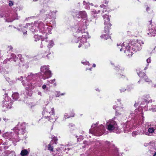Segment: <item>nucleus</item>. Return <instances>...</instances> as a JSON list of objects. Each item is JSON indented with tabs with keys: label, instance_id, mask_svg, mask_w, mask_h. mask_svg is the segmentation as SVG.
<instances>
[{
	"label": "nucleus",
	"instance_id": "nucleus-1",
	"mask_svg": "<svg viewBox=\"0 0 156 156\" xmlns=\"http://www.w3.org/2000/svg\"><path fill=\"white\" fill-rule=\"evenodd\" d=\"M143 41L141 40L133 41L131 42V44H129L127 42H124L122 44H118V48L120 49V51H124L126 55L129 57L132 56L133 55V52L131 51V47H130V45L132 46V49L133 51L140 50L141 49V44H144Z\"/></svg>",
	"mask_w": 156,
	"mask_h": 156
},
{
	"label": "nucleus",
	"instance_id": "nucleus-2",
	"mask_svg": "<svg viewBox=\"0 0 156 156\" xmlns=\"http://www.w3.org/2000/svg\"><path fill=\"white\" fill-rule=\"evenodd\" d=\"M78 33L74 39L75 42L79 43V47H80L82 44L86 47L89 46V44L86 42L87 38H89L88 34L87 32H84L81 27H79L77 30Z\"/></svg>",
	"mask_w": 156,
	"mask_h": 156
},
{
	"label": "nucleus",
	"instance_id": "nucleus-3",
	"mask_svg": "<svg viewBox=\"0 0 156 156\" xmlns=\"http://www.w3.org/2000/svg\"><path fill=\"white\" fill-rule=\"evenodd\" d=\"M103 18L105 19V34H103L101 36V38L107 39L110 37V36L108 34L109 30L110 28L111 24L110 23V19L109 16L106 14L103 15Z\"/></svg>",
	"mask_w": 156,
	"mask_h": 156
},
{
	"label": "nucleus",
	"instance_id": "nucleus-4",
	"mask_svg": "<svg viewBox=\"0 0 156 156\" xmlns=\"http://www.w3.org/2000/svg\"><path fill=\"white\" fill-rule=\"evenodd\" d=\"M43 25V23L41 21H35L34 23H28L26 24L25 26L23 27L24 28H28L30 29V30L33 32H36L37 31L39 28H41Z\"/></svg>",
	"mask_w": 156,
	"mask_h": 156
},
{
	"label": "nucleus",
	"instance_id": "nucleus-5",
	"mask_svg": "<svg viewBox=\"0 0 156 156\" xmlns=\"http://www.w3.org/2000/svg\"><path fill=\"white\" fill-rule=\"evenodd\" d=\"M96 126V124L93 125L91 126V128L90 130V132L92 134L95 135L96 136H101L105 130V127L101 125L98 128L94 130V128Z\"/></svg>",
	"mask_w": 156,
	"mask_h": 156
},
{
	"label": "nucleus",
	"instance_id": "nucleus-6",
	"mask_svg": "<svg viewBox=\"0 0 156 156\" xmlns=\"http://www.w3.org/2000/svg\"><path fill=\"white\" fill-rule=\"evenodd\" d=\"M48 65L44 66L41 68V71L43 73L42 78L44 79L48 78L51 76V72L49 70Z\"/></svg>",
	"mask_w": 156,
	"mask_h": 156
},
{
	"label": "nucleus",
	"instance_id": "nucleus-7",
	"mask_svg": "<svg viewBox=\"0 0 156 156\" xmlns=\"http://www.w3.org/2000/svg\"><path fill=\"white\" fill-rule=\"evenodd\" d=\"M3 107L4 110H6L8 108H10L12 104L11 101V98L7 95L5 97L4 100L3 101Z\"/></svg>",
	"mask_w": 156,
	"mask_h": 156
},
{
	"label": "nucleus",
	"instance_id": "nucleus-8",
	"mask_svg": "<svg viewBox=\"0 0 156 156\" xmlns=\"http://www.w3.org/2000/svg\"><path fill=\"white\" fill-rule=\"evenodd\" d=\"M107 129L111 131L117 129V126L115 121L112 120H109L107 123Z\"/></svg>",
	"mask_w": 156,
	"mask_h": 156
},
{
	"label": "nucleus",
	"instance_id": "nucleus-9",
	"mask_svg": "<svg viewBox=\"0 0 156 156\" xmlns=\"http://www.w3.org/2000/svg\"><path fill=\"white\" fill-rule=\"evenodd\" d=\"M54 45L53 41L52 40H48L47 38L43 39L41 42V47L42 48L44 46L47 45L48 48H51Z\"/></svg>",
	"mask_w": 156,
	"mask_h": 156
},
{
	"label": "nucleus",
	"instance_id": "nucleus-10",
	"mask_svg": "<svg viewBox=\"0 0 156 156\" xmlns=\"http://www.w3.org/2000/svg\"><path fill=\"white\" fill-rule=\"evenodd\" d=\"M54 113V109L53 108H51L47 107L42 112V114L44 115H53Z\"/></svg>",
	"mask_w": 156,
	"mask_h": 156
},
{
	"label": "nucleus",
	"instance_id": "nucleus-11",
	"mask_svg": "<svg viewBox=\"0 0 156 156\" xmlns=\"http://www.w3.org/2000/svg\"><path fill=\"white\" fill-rule=\"evenodd\" d=\"M147 34L149 37L154 36L156 34V28L154 26H152L147 30Z\"/></svg>",
	"mask_w": 156,
	"mask_h": 156
},
{
	"label": "nucleus",
	"instance_id": "nucleus-12",
	"mask_svg": "<svg viewBox=\"0 0 156 156\" xmlns=\"http://www.w3.org/2000/svg\"><path fill=\"white\" fill-rule=\"evenodd\" d=\"M75 17L78 18H81L84 20H86L87 18V14L85 11H81L78 12V14L76 15Z\"/></svg>",
	"mask_w": 156,
	"mask_h": 156
},
{
	"label": "nucleus",
	"instance_id": "nucleus-13",
	"mask_svg": "<svg viewBox=\"0 0 156 156\" xmlns=\"http://www.w3.org/2000/svg\"><path fill=\"white\" fill-rule=\"evenodd\" d=\"M154 128L150 127L148 129L147 132H144L143 134L148 136H151V134L154 132Z\"/></svg>",
	"mask_w": 156,
	"mask_h": 156
},
{
	"label": "nucleus",
	"instance_id": "nucleus-14",
	"mask_svg": "<svg viewBox=\"0 0 156 156\" xmlns=\"http://www.w3.org/2000/svg\"><path fill=\"white\" fill-rule=\"evenodd\" d=\"M138 75L140 77L144 78V80L146 82L148 83H150L151 82V81L150 79H148V81L146 80V79L147 78V76L144 73L140 72L138 73Z\"/></svg>",
	"mask_w": 156,
	"mask_h": 156
},
{
	"label": "nucleus",
	"instance_id": "nucleus-15",
	"mask_svg": "<svg viewBox=\"0 0 156 156\" xmlns=\"http://www.w3.org/2000/svg\"><path fill=\"white\" fill-rule=\"evenodd\" d=\"M28 151L26 149L22 150L20 154L23 156L29 154Z\"/></svg>",
	"mask_w": 156,
	"mask_h": 156
},
{
	"label": "nucleus",
	"instance_id": "nucleus-16",
	"mask_svg": "<svg viewBox=\"0 0 156 156\" xmlns=\"http://www.w3.org/2000/svg\"><path fill=\"white\" fill-rule=\"evenodd\" d=\"M46 27H47V26ZM45 33L49 34L51 33V29L50 27H45Z\"/></svg>",
	"mask_w": 156,
	"mask_h": 156
},
{
	"label": "nucleus",
	"instance_id": "nucleus-17",
	"mask_svg": "<svg viewBox=\"0 0 156 156\" xmlns=\"http://www.w3.org/2000/svg\"><path fill=\"white\" fill-rule=\"evenodd\" d=\"M42 36H39L38 35H35L34 37V38H35V41H37L41 39L42 41L43 40L42 39Z\"/></svg>",
	"mask_w": 156,
	"mask_h": 156
},
{
	"label": "nucleus",
	"instance_id": "nucleus-18",
	"mask_svg": "<svg viewBox=\"0 0 156 156\" xmlns=\"http://www.w3.org/2000/svg\"><path fill=\"white\" fill-rule=\"evenodd\" d=\"M12 97L14 99L16 100L18 98L19 94L17 93H14L12 94Z\"/></svg>",
	"mask_w": 156,
	"mask_h": 156
},
{
	"label": "nucleus",
	"instance_id": "nucleus-19",
	"mask_svg": "<svg viewBox=\"0 0 156 156\" xmlns=\"http://www.w3.org/2000/svg\"><path fill=\"white\" fill-rule=\"evenodd\" d=\"M47 118H48L49 119L48 120L50 121L51 122H55L56 120L58 118H57L56 119L55 118L53 119L52 118V117H48V115L47 117L45 116Z\"/></svg>",
	"mask_w": 156,
	"mask_h": 156
},
{
	"label": "nucleus",
	"instance_id": "nucleus-20",
	"mask_svg": "<svg viewBox=\"0 0 156 156\" xmlns=\"http://www.w3.org/2000/svg\"><path fill=\"white\" fill-rule=\"evenodd\" d=\"M74 114L73 113L72 115L69 116L67 113H65L64 116L65 119H66L69 118L70 117H73L74 116Z\"/></svg>",
	"mask_w": 156,
	"mask_h": 156
},
{
	"label": "nucleus",
	"instance_id": "nucleus-21",
	"mask_svg": "<svg viewBox=\"0 0 156 156\" xmlns=\"http://www.w3.org/2000/svg\"><path fill=\"white\" fill-rule=\"evenodd\" d=\"M33 76V75L32 74H31L30 75H28L27 77V80H31Z\"/></svg>",
	"mask_w": 156,
	"mask_h": 156
},
{
	"label": "nucleus",
	"instance_id": "nucleus-22",
	"mask_svg": "<svg viewBox=\"0 0 156 156\" xmlns=\"http://www.w3.org/2000/svg\"><path fill=\"white\" fill-rule=\"evenodd\" d=\"M55 82V80L53 79L52 80H50L47 83L48 85H49L50 83H54Z\"/></svg>",
	"mask_w": 156,
	"mask_h": 156
},
{
	"label": "nucleus",
	"instance_id": "nucleus-23",
	"mask_svg": "<svg viewBox=\"0 0 156 156\" xmlns=\"http://www.w3.org/2000/svg\"><path fill=\"white\" fill-rule=\"evenodd\" d=\"M9 133L8 132H7L6 133H5L3 135V137H8L9 136Z\"/></svg>",
	"mask_w": 156,
	"mask_h": 156
},
{
	"label": "nucleus",
	"instance_id": "nucleus-24",
	"mask_svg": "<svg viewBox=\"0 0 156 156\" xmlns=\"http://www.w3.org/2000/svg\"><path fill=\"white\" fill-rule=\"evenodd\" d=\"M48 150L52 151L53 150V148L51 146V145L49 144L48 148Z\"/></svg>",
	"mask_w": 156,
	"mask_h": 156
},
{
	"label": "nucleus",
	"instance_id": "nucleus-25",
	"mask_svg": "<svg viewBox=\"0 0 156 156\" xmlns=\"http://www.w3.org/2000/svg\"><path fill=\"white\" fill-rule=\"evenodd\" d=\"M82 63L84 65H89V63L88 62H82Z\"/></svg>",
	"mask_w": 156,
	"mask_h": 156
},
{
	"label": "nucleus",
	"instance_id": "nucleus-26",
	"mask_svg": "<svg viewBox=\"0 0 156 156\" xmlns=\"http://www.w3.org/2000/svg\"><path fill=\"white\" fill-rule=\"evenodd\" d=\"M151 60L150 58H148L147 59V62L148 63H151Z\"/></svg>",
	"mask_w": 156,
	"mask_h": 156
},
{
	"label": "nucleus",
	"instance_id": "nucleus-27",
	"mask_svg": "<svg viewBox=\"0 0 156 156\" xmlns=\"http://www.w3.org/2000/svg\"><path fill=\"white\" fill-rule=\"evenodd\" d=\"M27 85V86H29V87H26V88H29L30 89H31L32 88V87H31V86H30V84H29V83L26 84V83L25 85Z\"/></svg>",
	"mask_w": 156,
	"mask_h": 156
},
{
	"label": "nucleus",
	"instance_id": "nucleus-28",
	"mask_svg": "<svg viewBox=\"0 0 156 156\" xmlns=\"http://www.w3.org/2000/svg\"><path fill=\"white\" fill-rule=\"evenodd\" d=\"M46 87H46V85H45V84H44L42 85V88L44 89V90L46 88Z\"/></svg>",
	"mask_w": 156,
	"mask_h": 156
},
{
	"label": "nucleus",
	"instance_id": "nucleus-29",
	"mask_svg": "<svg viewBox=\"0 0 156 156\" xmlns=\"http://www.w3.org/2000/svg\"><path fill=\"white\" fill-rule=\"evenodd\" d=\"M99 12L98 11V12H96V11H92V12H91V14L93 15V14H95L96 13H98V12Z\"/></svg>",
	"mask_w": 156,
	"mask_h": 156
},
{
	"label": "nucleus",
	"instance_id": "nucleus-30",
	"mask_svg": "<svg viewBox=\"0 0 156 156\" xmlns=\"http://www.w3.org/2000/svg\"><path fill=\"white\" fill-rule=\"evenodd\" d=\"M13 5V2L12 1H9V6H12Z\"/></svg>",
	"mask_w": 156,
	"mask_h": 156
},
{
	"label": "nucleus",
	"instance_id": "nucleus-31",
	"mask_svg": "<svg viewBox=\"0 0 156 156\" xmlns=\"http://www.w3.org/2000/svg\"><path fill=\"white\" fill-rule=\"evenodd\" d=\"M53 140H55V144H56V142L58 140L57 138L56 137H54Z\"/></svg>",
	"mask_w": 156,
	"mask_h": 156
},
{
	"label": "nucleus",
	"instance_id": "nucleus-32",
	"mask_svg": "<svg viewBox=\"0 0 156 156\" xmlns=\"http://www.w3.org/2000/svg\"><path fill=\"white\" fill-rule=\"evenodd\" d=\"M137 134V133L136 132H134L132 133L133 136L136 135Z\"/></svg>",
	"mask_w": 156,
	"mask_h": 156
},
{
	"label": "nucleus",
	"instance_id": "nucleus-33",
	"mask_svg": "<svg viewBox=\"0 0 156 156\" xmlns=\"http://www.w3.org/2000/svg\"><path fill=\"white\" fill-rule=\"evenodd\" d=\"M26 30L25 29V28L24 29V30L23 29V30H22V31L23 32V34L24 35L25 34H26V32H27V31H26V32H25V31Z\"/></svg>",
	"mask_w": 156,
	"mask_h": 156
},
{
	"label": "nucleus",
	"instance_id": "nucleus-34",
	"mask_svg": "<svg viewBox=\"0 0 156 156\" xmlns=\"http://www.w3.org/2000/svg\"><path fill=\"white\" fill-rule=\"evenodd\" d=\"M14 130L15 131V132L16 133H19L18 130H16V127H15V128H14Z\"/></svg>",
	"mask_w": 156,
	"mask_h": 156
},
{
	"label": "nucleus",
	"instance_id": "nucleus-35",
	"mask_svg": "<svg viewBox=\"0 0 156 156\" xmlns=\"http://www.w3.org/2000/svg\"><path fill=\"white\" fill-rule=\"evenodd\" d=\"M38 95H40V96H41L42 95V93L40 91H39L38 93Z\"/></svg>",
	"mask_w": 156,
	"mask_h": 156
},
{
	"label": "nucleus",
	"instance_id": "nucleus-36",
	"mask_svg": "<svg viewBox=\"0 0 156 156\" xmlns=\"http://www.w3.org/2000/svg\"><path fill=\"white\" fill-rule=\"evenodd\" d=\"M148 65H147V66H146L144 69V70H146L147 69V67H148Z\"/></svg>",
	"mask_w": 156,
	"mask_h": 156
},
{
	"label": "nucleus",
	"instance_id": "nucleus-37",
	"mask_svg": "<svg viewBox=\"0 0 156 156\" xmlns=\"http://www.w3.org/2000/svg\"><path fill=\"white\" fill-rule=\"evenodd\" d=\"M60 95H63V94H60L58 95H56V97H59Z\"/></svg>",
	"mask_w": 156,
	"mask_h": 156
},
{
	"label": "nucleus",
	"instance_id": "nucleus-38",
	"mask_svg": "<svg viewBox=\"0 0 156 156\" xmlns=\"http://www.w3.org/2000/svg\"><path fill=\"white\" fill-rule=\"evenodd\" d=\"M96 66V65L94 64H93V67H95Z\"/></svg>",
	"mask_w": 156,
	"mask_h": 156
},
{
	"label": "nucleus",
	"instance_id": "nucleus-39",
	"mask_svg": "<svg viewBox=\"0 0 156 156\" xmlns=\"http://www.w3.org/2000/svg\"><path fill=\"white\" fill-rule=\"evenodd\" d=\"M3 119L5 121H7L8 120V119L6 118H4Z\"/></svg>",
	"mask_w": 156,
	"mask_h": 156
},
{
	"label": "nucleus",
	"instance_id": "nucleus-40",
	"mask_svg": "<svg viewBox=\"0 0 156 156\" xmlns=\"http://www.w3.org/2000/svg\"><path fill=\"white\" fill-rule=\"evenodd\" d=\"M101 8H102V7H103L105 6V5H101Z\"/></svg>",
	"mask_w": 156,
	"mask_h": 156
},
{
	"label": "nucleus",
	"instance_id": "nucleus-41",
	"mask_svg": "<svg viewBox=\"0 0 156 156\" xmlns=\"http://www.w3.org/2000/svg\"><path fill=\"white\" fill-rule=\"evenodd\" d=\"M149 9V8L148 7H147V8H146V10H147V11H148V9Z\"/></svg>",
	"mask_w": 156,
	"mask_h": 156
},
{
	"label": "nucleus",
	"instance_id": "nucleus-42",
	"mask_svg": "<svg viewBox=\"0 0 156 156\" xmlns=\"http://www.w3.org/2000/svg\"><path fill=\"white\" fill-rule=\"evenodd\" d=\"M147 78H146V80L147 81H148L149 80L148 79H148L147 77Z\"/></svg>",
	"mask_w": 156,
	"mask_h": 156
},
{
	"label": "nucleus",
	"instance_id": "nucleus-43",
	"mask_svg": "<svg viewBox=\"0 0 156 156\" xmlns=\"http://www.w3.org/2000/svg\"><path fill=\"white\" fill-rule=\"evenodd\" d=\"M134 106L136 107V106H137V105L136 104H135V105H134Z\"/></svg>",
	"mask_w": 156,
	"mask_h": 156
},
{
	"label": "nucleus",
	"instance_id": "nucleus-44",
	"mask_svg": "<svg viewBox=\"0 0 156 156\" xmlns=\"http://www.w3.org/2000/svg\"><path fill=\"white\" fill-rule=\"evenodd\" d=\"M154 156H156V152L154 153Z\"/></svg>",
	"mask_w": 156,
	"mask_h": 156
},
{
	"label": "nucleus",
	"instance_id": "nucleus-45",
	"mask_svg": "<svg viewBox=\"0 0 156 156\" xmlns=\"http://www.w3.org/2000/svg\"><path fill=\"white\" fill-rule=\"evenodd\" d=\"M85 3H86V2H84H84H83V4L84 5H85Z\"/></svg>",
	"mask_w": 156,
	"mask_h": 156
},
{
	"label": "nucleus",
	"instance_id": "nucleus-46",
	"mask_svg": "<svg viewBox=\"0 0 156 156\" xmlns=\"http://www.w3.org/2000/svg\"><path fill=\"white\" fill-rule=\"evenodd\" d=\"M108 3V1H106L105 2V3L106 4H107V3Z\"/></svg>",
	"mask_w": 156,
	"mask_h": 156
},
{
	"label": "nucleus",
	"instance_id": "nucleus-47",
	"mask_svg": "<svg viewBox=\"0 0 156 156\" xmlns=\"http://www.w3.org/2000/svg\"><path fill=\"white\" fill-rule=\"evenodd\" d=\"M37 0H33V1H37Z\"/></svg>",
	"mask_w": 156,
	"mask_h": 156
},
{
	"label": "nucleus",
	"instance_id": "nucleus-48",
	"mask_svg": "<svg viewBox=\"0 0 156 156\" xmlns=\"http://www.w3.org/2000/svg\"><path fill=\"white\" fill-rule=\"evenodd\" d=\"M113 108L114 109H115V106H114L113 107Z\"/></svg>",
	"mask_w": 156,
	"mask_h": 156
},
{
	"label": "nucleus",
	"instance_id": "nucleus-49",
	"mask_svg": "<svg viewBox=\"0 0 156 156\" xmlns=\"http://www.w3.org/2000/svg\"><path fill=\"white\" fill-rule=\"evenodd\" d=\"M87 5H90L89 4H87Z\"/></svg>",
	"mask_w": 156,
	"mask_h": 156
},
{
	"label": "nucleus",
	"instance_id": "nucleus-50",
	"mask_svg": "<svg viewBox=\"0 0 156 156\" xmlns=\"http://www.w3.org/2000/svg\"><path fill=\"white\" fill-rule=\"evenodd\" d=\"M24 86H25V85L24 84H23Z\"/></svg>",
	"mask_w": 156,
	"mask_h": 156
},
{
	"label": "nucleus",
	"instance_id": "nucleus-51",
	"mask_svg": "<svg viewBox=\"0 0 156 156\" xmlns=\"http://www.w3.org/2000/svg\"><path fill=\"white\" fill-rule=\"evenodd\" d=\"M22 129H23V128H22Z\"/></svg>",
	"mask_w": 156,
	"mask_h": 156
}]
</instances>
